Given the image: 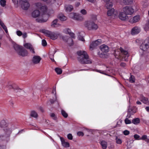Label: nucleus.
I'll return each instance as SVG.
<instances>
[{"label": "nucleus", "instance_id": "aec40b11", "mask_svg": "<svg viewBox=\"0 0 149 149\" xmlns=\"http://www.w3.org/2000/svg\"><path fill=\"white\" fill-rule=\"evenodd\" d=\"M103 0L107 3L106 4V6L107 9H109L112 7L113 4L111 2L109 1L110 0Z\"/></svg>", "mask_w": 149, "mask_h": 149}, {"label": "nucleus", "instance_id": "0eeeda50", "mask_svg": "<svg viewBox=\"0 0 149 149\" xmlns=\"http://www.w3.org/2000/svg\"><path fill=\"white\" fill-rule=\"evenodd\" d=\"M24 46L26 49H29L30 52L33 54L35 53L33 45L30 43H26L24 45Z\"/></svg>", "mask_w": 149, "mask_h": 149}, {"label": "nucleus", "instance_id": "052dcab7", "mask_svg": "<svg viewBox=\"0 0 149 149\" xmlns=\"http://www.w3.org/2000/svg\"><path fill=\"white\" fill-rule=\"evenodd\" d=\"M11 133V131L10 130H8L6 133V134H7V135H9Z\"/></svg>", "mask_w": 149, "mask_h": 149}, {"label": "nucleus", "instance_id": "4c0bfd02", "mask_svg": "<svg viewBox=\"0 0 149 149\" xmlns=\"http://www.w3.org/2000/svg\"><path fill=\"white\" fill-rule=\"evenodd\" d=\"M139 139L144 140L146 142H148V139H147V136L146 135L142 136L141 138Z\"/></svg>", "mask_w": 149, "mask_h": 149}, {"label": "nucleus", "instance_id": "dca6fc26", "mask_svg": "<svg viewBox=\"0 0 149 149\" xmlns=\"http://www.w3.org/2000/svg\"><path fill=\"white\" fill-rule=\"evenodd\" d=\"M140 99L141 101L144 104L147 105L149 104V101L147 98L143 96V95H141Z\"/></svg>", "mask_w": 149, "mask_h": 149}, {"label": "nucleus", "instance_id": "69168bd1", "mask_svg": "<svg viewBox=\"0 0 149 149\" xmlns=\"http://www.w3.org/2000/svg\"><path fill=\"white\" fill-rule=\"evenodd\" d=\"M136 104H137L140 105V104H141V102H140L139 101H137L136 102Z\"/></svg>", "mask_w": 149, "mask_h": 149}, {"label": "nucleus", "instance_id": "4be33fe9", "mask_svg": "<svg viewBox=\"0 0 149 149\" xmlns=\"http://www.w3.org/2000/svg\"><path fill=\"white\" fill-rule=\"evenodd\" d=\"M66 11L67 12H70L73 9V7L71 5H66L65 6Z\"/></svg>", "mask_w": 149, "mask_h": 149}, {"label": "nucleus", "instance_id": "de8ad7c7", "mask_svg": "<svg viewBox=\"0 0 149 149\" xmlns=\"http://www.w3.org/2000/svg\"><path fill=\"white\" fill-rule=\"evenodd\" d=\"M42 44L43 46H45L47 45V43L45 40L43 39L42 40Z\"/></svg>", "mask_w": 149, "mask_h": 149}, {"label": "nucleus", "instance_id": "2f4dec72", "mask_svg": "<svg viewBox=\"0 0 149 149\" xmlns=\"http://www.w3.org/2000/svg\"><path fill=\"white\" fill-rule=\"evenodd\" d=\"M77 14L74 13H70L69 15V17L75 20Z\"/></svg>", "mask_w": 149, "mask_h": 149}, {"label": "nucleus", "instance_id": "c756f323", "mask_svg": "<svg viewBox=\"0 0 149 149\" xmlns=\"http://www.w3.org/2000/svg\"><path fill=\"white\" fill-rule=\"evenodd\" d=\"M10 87H9L10 88H13L14 89L15 91L16 92H20L22 91V90L18 87H13L12 85L10 86Z\"/></svg>", "mask_w": 149, "mask_h": 149}, {"label": "nucleus", "instance_id": "1a4fd4ad", "mask_svg": "<svg viewBox=\"0 0 149 149\" xmlns=\"http://www.w3.org/2000/svg\"><path fill=\"white\" fill-rule=\"evenodd\" d=\"M41 59V58L40 56H34L32 58V61L34 64H37L40 63Z\"/></svg>", "mask_w": 149, "mask_h": 149}, {"label": "nucleus", "instance_id": "f3484780", "mask_svg": "<svg viewBox=\"0 0 149 149\" xmlns=\"http://www.w3.org/2000/svg\"><path fill=\"white\" fill-rule=\"evenodd\" d=\"M58 20L56 19L52 22L51 26L52 27H57L60 26V24L58 23Z\"/></svg>", "mask_w": 149, "mask_h": 149}, {"label": "nucleus", "instance_id": "39448f33", "mask_svg": "<svg viewBox=\"0 0 149 149\" xmlns=\"http://www.w3.org/2000/svg\"><path fill=\"white\" fill-rule=\"evenodd\" d=\"M123 10L127 15H131L134 12V9L131 6H126L123 8Z\"/></svg>", "mask_w": 149, "mask_h": 149}, {"label": "nucleus", "instance_id": "bb28decb", "mask_svg": "<svg viewBox=\"0 0 149 149\" xmlns=\"http://www.w3.org/2000/svg\"><path fill=\"white\" fill-rule=\"evenodd\" d=\"M140 122V120L138 118H136L133 119L132 120V123L134 125H137Z\"/></svg>", "mask_w": 149, "mask_h": 149}, {"label": "nucleus", "instance_id": "c85d7f7f", "mask_svg": "<svg viewBox=\"0 0 149 149\" xmlns=\"http://www.w3.org/2000/svg\"><path fill=\"white\" fill-rule=\"evenodd\" d=\"M47 9V8L46 6L45 5H42L40 10L41 12L43 13H45L46 12Z\"/></svg>", "mask_w": 149, "mask_h": 149}, {"label": "nucleus", "instance_id": "a211bd4d", "mask_svg": "<svg viewBox=\"0 0 149 149\" xmlns=\"http://www.w3.org/2000/svg\"><path fill=\"white\" fill-rule=\"evenodd\" d=\"M100 49L103 52H107L109 50V48L108 46L105 45H101L100 47Z\"/></svg>", "mask_w": 149, "mask_h": 149}, {"label": "nucleus", "instance_id": "f704fd0d", "mask_svg": "<svg viewBox=\"0 0 149 149\" xmlns=\"http://www.w3.org/2000/svg\"><path fill=\"white\" fill-rule=\"evenodd\" d=\"M55 71L56 73L58 74H61L62 73V70L59 68H56L55 69Z\"/></svg>", "mask_w": 149, "mask_h": 149}, {"label": "nucleus", "instance_id": "a19ab883", "mask_svg": "<svg viewBox=\"0 0 149 149\" xmlns=\"http://www.w3.org/2000/svg\"><path fill=\"white\" fill-rule=\"evenodd\" d=\"M0 3L1 6L3 7H4L6 5V1L5 0H1Z\"/></svg>", "mask_w": 149, "mask_h": 149}, {"label": "nucleus", "instance_id": "13d9d810", "mask_svg": "<svg viewBox=\"0 0 149 149\" xmlns=\"http://www.w3.org/2000/svg\"><path fill=\"white\" fill-rule=\"evenodd\" d=\"M96 71L102 74H105L104 71H101L100 70H96Z\"/></svg>", "mask_w": 149, "mask_h": 149}, {"label": "nucleus", "instance_id": "7c9ffc66", "mask_svg": "<svg viewBox=\"0 0 149 149\" xmlns=\"http://www.w3.org/2000/svg\"><path fill=\"white\" fill-rule=\"evenodd\" d=\"M30 115L31 117L35 118H37L38 116L37 113L34 111H31Z\"/></svg>", "mask_w": 149, "mask_h": 149}, {"label": "nucleus", "instance_id": "e2e57ef3", "mask_svg": "<svg viewBox=\"0 0 149 149\" xmlns=\"http://www.w3.org/2000/svg\"><path fill=\"white\" fill-rule=\"evenodd\" d=\"M47 19H48V18H47V19H42L41 21V22H46L47 21Z\"/></svg>", "mask_w": 149, "mask_h": 149}, {"label": "nucleus", "instance_id": "f03ea898", "mask_svg": "<svg viewBox=\"0 0 149 149\" xmlns=\"http://www.w3.org/2000/svg\"><path fill=\"white\" fill-rule=\"evenodd\" d=\"M13 47L17 52L18 54L22 56H27L28 54V52L22 46H19L17 44H15Z\"/></svg>", "mask_w": 149, "mask_h": 149}, {"label": "nucleus", "instance_id": "0e129e2a", "mask_svg": "<svg viewBox=\"0 0 149 149\" xmlns=\"http://www.w3.org/2000/svg\"><path fill=\"white\" fill-rule=\"evenodd\" d=\"M109 149H113L114 147L113 145H111L110 147H109Z\"/></svg>", "mask_w": 149, "mask_h": 149}, {"label": "nucleus", "instance_id": "3c124183", "mask_svg": "<svg viewBox=\"0 0 149 149\" xmlns=\"http://www.w3.org/2000/svg\"><path fill=\"white\" fill-rule=\"evenodd\" d=\"M134 138L136 140H140L139 139L140 136L137 134H135L134 135Z\"/></svg>", "mask_w": 149, "mask_h": 149}, {"label": "nucleus", "instance_id": "9d476101", "mask_svg": "<svg viewBox=\"0 0 149 149\" xmlns=\"http://www.w3.org/2000/svg\"><path fill=\"white\" fill-rule=\"evenodd\" d=\"M63 38L66 42H68L69 46H71L73 45V40L72 38H68L67 36H64Z\"/></svg>", "mask_w": 149, "mask_h": 149}, {"label": "nucleus", "instance_id": "864d4df0", "mask_svg": "<svg viewBox=\"0 0 149 149\" xmlns=\"http://www.w3.org/2000/svg\"><path fill=\"white\" fill-rule=\"evenodd\" d=\"M130 133L129 131L127 130H125L123 132V134L125 135H127Z\"/></svg>", "mask_w": 149, "mask_h": 149}, {"label": "nucleus", "instance_id": "5701e85b", "mask_svg": "<svg viewBox=\"0 0 149 149\" xmlns=\"http://www.w3.org/2000/svg\"><path fill=\"white\" fill-rule=\"evenodd\" d=\"M41 32L44 33L46 36L49 37H50L52 32L45 29H42L41 30Z\"/></svg>", "mask_w": 149, "mask_h": 149}, {"label": "nucleus", "instance_id": "774afa93", "mask_svg": "<svg viewBox=\"0 0 149 149\" xmlns=\"http://www.w3.org/2000/svg\"><path fill=\"white\" fill-rule=\"evenodd\" d=\"M80 3L79 2H77V3L76 4V5L77 6H79L80 5Z\"/></svg>", "mask_w": 149, "mask_h": 149}, {"label": "nucleus", "instance_id": "c9c22d12", "mask_svg": "<svg viewBox=\"0 0 149 149\" xmlns=\"http://www.w3.org/2000/svg\"><path fill=\"white\" fill-rule=\"evenodd\" d=\"M50 116L52 118L55 120H56L57 119V116L53 113L50 114Z\"/></svg>", "mask_w": 149, "mask_h": 149}, {"label": "nucleus", "instance_id": "c03bdc74", "mask_svg": "<svg viewBox=\"0 0 149 149\" xmlns=\"http://www.w3.org/2000/svg\"><path fill=\"white\" fill-rule=\"evenodd\" d=\"M125 122L126 124H130L132 123V121L129 120L128 118H126L125 119Z\"/></svg>", "mask_w": 149, "mask_h": 149}, {"label": "nucleus", "instance_id": "09e8293b", "mask_svg": "<svg viewBox=\"0 0 149 149\" xmlns=\"http://www.w3.org/2000/svg\"><path fill=\"white\" fill-rule=\"evenodd\" d=\"M16 34L17 36H21L22 34V32L19 30L17 31Z\"/></svg>", "mask_w": 149, "mask_h": 149}, {"label": "nucleus", "instance_id": "393cba45", "mask_svg": "<svg viewBox=\"0 0 149 149\" xmlns=\"http://www.w3.org/2000/svg\"><path fill=\"white\" fill-rule=\"evenodd\" d=\"M84 19V18L83 16H82L80 14H77L76 17L75 18V20L82 21Z\"/></svg>", "mask_w": 149, "mask_h": 149}, {"label": "nucleus", "instance_id": "49530a36", "mask_svg": "<svg viewBox=\"0 0 149 149\" xmlns=\"http://www.w3.org/2000/svg\"><path fill=\"white\" fill-rule=\"evenodd\" d=\"M134 77L132 75H131L130 78V81L131 83H134Z\"/></svg>", "mask_w": 149, "mask_h": 149}, {"label": "nucleus", "instance_id": "37998d69", "mask_svg": "<svg viewBox=\"0 0 149 149\" xmlns=\"http://www.w3.org/2000/svg\"><path fill=\"white\" fill-rule=\"evenodd\" d=\"M36 6V7L37 8L40 9L41 7L42 6V4L40 3H36L35 4Z\"/></svg>", "mask_w": 149, "mask_h": 149}, {"label": "nucleus", "instance_id": "5fc2aeb1", "mask_svg": "<svg viewBox=\"0 0 149 149\" xmlns=\"http://www.w3.org/2000/svg\"><path fill=\"white\" fill-rule=\"evenodd\" d=\"M67 137L70 140H72V134H69L68 135Z\"/></svg>", "mask_w": 149, "mask_h": 149}, {"label": "nucleus", "instance_id": "8fccbe9b", "mask_svg": "<svg viewBox=\"0 0 149 149\" xmlns=\"http://www.w3.org/2000/svg\"><path fill=\"white\" fill-rule=\"evenodd\" d=\"M78 39L80 40H81L82 41H84V38L83 37L80 36V35L78 36Z\"/></svg>", "mask_w": 149, "mask_h": 149}, {"label": "nucleus", "instance_id": "f257e3e1", "mask_svg": "<svg viewBox=\"0 0 149 149\" xmlns=\"http://www.w3.org/2000/svg\"><path fill=\"white\" fill-rule=\"evenodd\" d=\"M79 56L78 57V61L82 64H91L92 63L91 60L88 57L86 52L84 51H79L77 52Z\"/></svg>", "mask_w": 149, "mask_h": 149}, {"label": "nucleus", "instance_id": "a18cd8bd", "mask_svg": "<svg viewBox=\"0 0 149 149\" xmlns=\"http://www.w3.org/2000/svg\"><path fill=\"white\" fill-rule=\"evenodd\" d=\"M80 13L84 15H86L87 12L84 9H82L80 10Z\"/></svg>", "mask_w": 149, "mask_h": 149}, {"label": "nucleus", "instance_id": "4468645a", "mask_svg": "<svg viewBox=\"0 0 149 149\" xmlns=\"http://www.w3.org/2000/svg\"><path fill=\"white\" fill-rule=\"evenodd\" d=\"M118 17L119 19L122 20H125L128 19V16L124 12L120 13Z\"/></svg>", "mask_w": 149, "mask_h": 149}, {"label": "nucleus", "instance_id": "6e6552de", "mask_svg": "<svg viewBox=\"0 0 149 149\" xmlns=\"http://www.w3.org/2000/svg\"><path fill=\"white\" fill-rule=\"evenodd\" d=\"M141 31L140 28L137 26L133 27L131 31V33L133 35H135L139 33Z\"/></svg>", "mask_w": 149, "mask_h": 149}, {"label": "nucleus", "instance_id": "a878e982", "mask_svg": "<svg viewBox=\"0 0 149 149\" xmlns=\"http://www.w3.org/2000/svg\"><path fill=\"white\" fill-rule=\"evenodd\" d=\"M100 144L102 146V148L103 149H106L107 147V142L104 141H101Z\"/></svg>", "mask_w": 149, "mask_h": 149}, {"label": "nucleus", "instance_id": "423d86ee", "mask_svg": "<svg viewBox=\"0 0 149 149\" xmlns=\"http://www.w3.org/2000/svg\"><path fill=\"white\" fill-rule=\"evenodd\" d=\"M101 40L100 39H98L94 42H92L90 44V49L91 50H93L96 47L101 44Z\"/></svg>", "mask_w": 149, "mask_h": 149}, {"label": "nucleus", "instance_id": "72a5a7b5", "mask_svg": "<svg viewBox=\"0 0 149 149\" xmlns=\"http://www.w3.org/2000/svg\"><path fill=\"white\" fill-rule=\"evenodd\" d=\"M145 47L146 48H148L149 47V40L146 39L145 40L144 42Z\"/></svg>", "mask_w": 149, "mask_h": 149}, {"label": "nucleus", "instance_id": "7ed1b4c3", "mask_svg": "<svg viewBox=\"0 0 149 149\" xmlns=\"http://www.w3.org/2000/svg\"><path fill=\"white\" fill-rule=\"evenodd\" d=\"M120 50L121 52L122 56H121L119 52L116 51H114V54L116 58L118 59L119 58V56H122V57L124 58V60L125 61H127V58L129 56V55L127 51L124 50L122 48L120 47Z\"/></svg>", "mask_w": 149, "mask_h": 149}, {"label": "nucleus", "instance_id": "2eb2a0df", "mask_svg": "<svg viewBox=\"0 0 149 149\" xmlns=\"http://www.w3.org/2000/svg\"><path fill=\"white\" fill-rule=\"evenodd\" d=\"M40 15V11L38 10H36L33 11L31 13V16L34 18H36L39 17Z\"/></svg>", "mask_w": 149, "mask_h": 149}, {"label": "nucleus", "instance_id": "ea45409f", "mask_svg": "<svg viewBox=\"0 0 149 149\" xmlns=\"http://www.w3.org/2000/svg\"><path fill=\"white\" fill-rule=\"evenodd\" d=\"M12 1L15 6L16 8L18 6L19 0H12Z\"/></svg>", "mask_w": 149, "mask_h": 149}, {"label": "nucleus", "instance_id": "6ab92c4d", "mask_svg": "<svg viewBox=\"0 0 149 149\" xmlns=\"http://www.w3.org/2000/svg\"><path fill=\"white\" fill-rule=\"evenodd\" d=\"M113 14H114L115 15H118V13L117 12L114 11V8H112L108 11L107 15L108 16H111Z\"/></svg>", "mask_w": 149, "mask_h": 149}, {"label": "nucleus", "instance_id": "b1692460", "mask_svg": "<svg viewBox=\"0 0 149 149\" xmlns=\"http://www.w3.org/2000/svg\"><path fill=\"white\" fill-rule=\"evenodd\" d=\"M58 35V33L52 32L49 38L53 40H55L57 38Z\"/></svg>", "mask_w": 149, "mask_h": 149}, {"label": "nucleus", "instance_id": "bf43d9fd", "mask_svg": "<svg viewBox=\"0 0 149 149\" xmlns=\"http://www.w3.org/2000/svg\"><path fill=\"white\" fill-rule=\"evenodd\" d=\"M120 65L121 66L125 67L126 65V64L125 63L122 62L120 63Z\"/></svg>", "mask_w": 149, "mask_h": 149}, {"label": "nucleus", "instance_id": "412c9836", "mask_svg": "<svg viewBox=\"0 0 149 149\" xmlns=\"http://www.w3.org/2000/svg\"><path fill=\"white\" fill-rule=\"evenodd\" d=\"M122 4L128 5L131 3L133 2V0H120Z\"/></svg>", "mask_w": 149, "mask_h": 149}, {"label": "nucleus", "instance_id": "6e6d98bb", "mask_svg": "<svg viewBox=\"0 0 149 149\" xmlns=\"http://www.w3.org/2000/svg\"><path fill=\"white\" fill-rule=\"evenodd\" d=\"M22 37L24 38H25L27 36V33L26 32L24 33H22Z\"/></svg>", "mask_w": 149, "mask_h": 149}, {"label": "nucleus", "instance_id": "20e7f679", "mask_svg": "<svg viewBox=\"0 0 149 149\" xmlns=\"http://www.w3.org/2000/svg\"><path fill=\"white\" fill-rule=\"evenodd\" d=\"M85 25L89 30H96L98 28L97 24L92 22L88 21L85 22Z\"/></svg>", "mask_w": 149, "mask_h": 149}, {"label": "nucleus", "instance_id": "cd10ccee", "mask_svg": "<svg viewBox=\"0 0 149 149\" xmlns=\"http://www.w3.org/2000/svg\"><path fill=\"white\" fill-rule=\"evenodd\" d=\"M58 17L61 21H65L67 19V17L62 14L59 15Z\"/></svg>", "mask_w": 149, "mask_h": 149}, {"label": "nucleus", "instance_id": "473e14b6", "mask_svg": "<svg viewBox=\"0 0 149 149\" xmlns=\"http://www.w3.org/2000/svg\"><path fill=\"white\" fill-rule=\"evenodd\" d=\"M61 141L62 145L64 147L67 148L69 146V144L68 142H65L64 141Z\"/></svg>", "mask_w": 149, "mask_h": 149}, {"label": "nucleus", "instance_id": "f8f14e48", "mask_svg": "<svg viewBox=\"0 0 149 149\" xmlns=\"http://www.w3.org/2000/svg\"><path fill=\"white\" fill-rule=\"evenodd\" d=\"M63 32L66 34H69L72 38H75L74 34L71 32L70 29L68 28L65 29L63 30Z\"/></svg>", "mask_w": 149, "mask_h": 149}, {"label": "nucleus", "instance_id": "ddd939ff", "mask_svg": "<svg viewBox=\"0 0 149 149\" xmlns=\"http://www.w3.org/2000/svg\"><path fill=\"white\" fill-rule=\"evenodd\" d=\"M21 7L24 10H27L30 6V4L28 1L22 2Z\"/></svg>", "mask_w": 149, "mask_h": 149}, {"label": "nucleus", "instance_id": "9b49d317", "mask_svg": "<svg viewBox=\"0 0 149 149\" xmlns=\"http://www.w3.org/2000/svg\"><path fill=\"white\" fill-rule=\"evenodd\" d=\"M140 19V16L137 15L130 19L129 20V22L131 23H134L138 22Z\"/></svg>", "mask_w": 149, "mask_h": 149}, {"label": "nucleus", "instance_id": "680f3d73", "mask_svg": "<svg viewBox=\"0 0 149 149\" xmlns=\"http://www.w3.org/2000/svg\"><path fill=\"white\" fill-rule=\"evenodd\" d=\"M145 109L147 111L149 112V106L146 107L145 108Z\"/></svg>", "mask_w": 149, "mask_h": 149}, {"label": "nucleus", "instance_id": "603ef678", "mask_svg": "<svg viewBox=\"0 0 149 149\" xmlns=\"http://www.w3.org/2000/svg\"><path fill=\"white\" fill-rule=\"evenodd\" d=\"M77 135L79 136H83L84 135V134L82 132H78L77 133Z\"/></svg>", "mask_w": 149, "mask_h": 149}, {"label": "nucleus", "instance_id": "79ce46f5", "mask_svg": "<svg viewBox=\"0 0 149 149\" xmlns=\"http://www.w3.org/2000/svg\"><path fill=\"white\" fill-rule=\"evenodd\" d=\"M116 140L117 144H120L122 143V140L118 138L117 136L116 137Z\"/></svg>", "mask_w": 149, "mask_h": 149}, {"label": "nucleus", "instance_id": "e433bc0d", "mask_svg": "<svg viewBox=\"0 0 149 149\" xmlns=\"http://www.w3.org/2000/svg\"><path fill=\"white\" fill-rule=\"evenodd\" d=\"M61 113L62 115L65 118H66L68 116V114L63 110H61Z\"/></svg>", "mask_w": 149, "mask_h": 149}, {"label": "nucleus", "instance_id": "4d7b16f0", "mask_svg": "<svg viewBox=\"0 0 149 149\" xmlns=\"http://www.w3.org/2000/svg\"><path fill=\"white\" fill-rule=\"evenodd\" d=\"M49 58L52 61H55L53 58V55L50 54L49 55Z\"/></svg>", "mask_w": 149, "mask_h": 149}, {"label": "nucleus", "instance_id": "58836bf2", "mask_svg": "<svg viewBox=\"0 0 149 149\" xmlns=\"http://www.w3.org/2000/svg\"><path fill=\"white\" fill-rule=\"evenodd\" d=\"M2 27V28L4 30L5 32L6 33H8V31L7 29V28L6 26L5 25L4 23L2 24H1L0 25Z\"/></svg>", "mask_w": 149, "mask_h": 149}, {"label": "nucleus", "instance_id": "338daca9", "mask_svg": "<svg viewBox=\"0 0 149 149\" xmlns=\"http://www.w3.org/2000/svg\"><path fill=\"white\" fill-rule=\"evenodd\" d=\"M50 101L51 104H53L54 102V101L52 99H51L50 100Z\"/></svg>", "mask_w": 149, "mask_h": 149}]
</instances>
